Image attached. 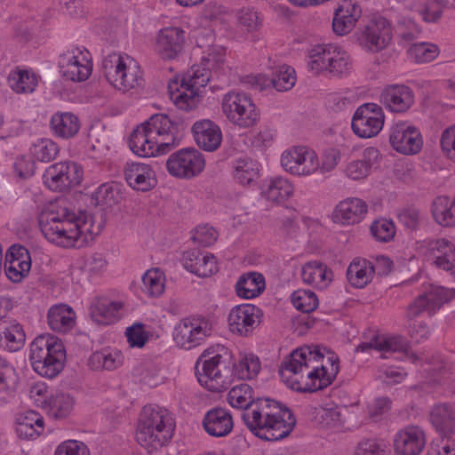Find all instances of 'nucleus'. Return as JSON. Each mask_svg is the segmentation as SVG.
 <instances>
[{
  "instance_id": "1",
  "label": "nucleus",
  "mask_w": 455,
  "mask_h": 455,
  "mask_svg": "<svg viewBox=\"0 0 455 455\" xmlns=\"http://www.w3.org/2000/svg\"><path fill=\"white\" fill-rule=\"evenodd\" d=\"M228 401L234 408L242 409L241 418L247 428L265 441H279L287 437L296 425L290 409L270 398L255 397L252 387L242 383L233 387Z\"/></svg>"
},
{
  "instance_id": "2",
  "label": "nucleus",
  "mask_w": 455,
  "mask_h": 455,
  "mask_svg": "<svg viewBox=\"0 0 455 455\" xmlns=\"http://www.w3.org/2000/svg\"><path fill=\"white\" fill-rule=\"evenodd\" d=\"M339 363L333 351L321 346H305L283 360L279 374L291 389L313 393L332 383L339 371Z\"/></svg>"
},
{
  "instance_id": "3",
  "label": "nucleus",
  "mask_w": 455,
  "mask_h": 455,
  "mask_svg": "<svg viewBox=\"0 0 455 455\" xmlns=\"http://www.w3.org/2000/svg\"><path fill=\"white\" fill-rule=\"evenodd\" d=\"M39 227L44 236L61 247L81 248L87 245L101 232L102 225L95 226L87 212L76 215L66 206L43 212Z\"/></svg>"
},
{
  "instance_id": "4",
  "label": "nucleus",
  "mask_w": 455,
  "mask_h": 455,
  "mask_svg": "<svg viewBox=\"0 0 455 455\" xmlns=\"http://www.w3.org/2000/svg\"><path fill=\"white\" fill-rule=\"evenodd\" d=\"M186 126L180 119L172 120L167 115L155 114L133 130L129 147L141 157L164 154L180 144Z\"/></svg>"
},
{
  "instance_id": "5",
  "label": "nucleus",
  "mask_w": 455,
  "mask_h": 455,
  "mask_svg": "<svg viewBox=\"0 0 455 455\" xmlns=\"http://www.w3.org/2000/svg\"><path fill=\"white\" fill-rule=\"evenodd\" d=\"M174 425L169 411L157 405H146L140 411L137 430V442L148 451H156L172 439Z\"/></svg>"
},
{
  "instance_id": "6",
  "label": "nucleus",
  "mask_w": 455,
  "mask_h": 455,
  "mask_svg": "<svg viewBox=\"0 0 455 455\" xmlns=\"http://www.w3.org/2000/svg\"><path fill=\"white\" fill-rule=\"evenodd\" d=\"M202 60L203 68L193 66L187 77L182 78L180 87L183 91L172 93L171 98L175 106L181 110L189 111L196 107L199 89L207 85L212 76V69L219 68L224 63L223 56L214 52L208 53Z\"/></svg>"
},
{
  "instance_id": "7",
  "label": "nucleus",
  "mask_w": 455,
  "mask_h": 455,
  "mask_svg": "<svg viewBox=\"0 0 455 455\" xmlns=\"http://www.w3.org/2000/svg\"><path fill=\"white\" fill-rule=\"evenodd\" d=\"M29 360L39 375L52 379L64 367L66 350L62 341L52 335H39L30 344Z\"/></svg>"
},
{
  "instance_id": "8",
  "label": "nucleus",
  "mask_w": 455,
  "mask_h": 455,
  "mask_svg": "<svg viewBox=\"0 0 455 455\" xmlns=\"http://www.w3.org/2000/svg\"><path fill=\"white\" fill-rule=\"evenodd\" d=\"M232 355L222 345L205 349L196 363L199 383L212 392H220L225 387L223 371H228Z\"/></svg>"
},
{
  "instance_id": "9",
  "label": "nucleus",
  "mask_w": 455,
  "mask_h": 455,
  "mask_svg": "<svg viewBox=\"0 0 455 455\" xmlns=\"http://www.w3.org/2000/svg\"><path fill=\"white\" fill-rule=\"evenodd\" d=\"M107 80L115 88L128 91L140 86L143 78L137 63L118 53L109 54L102 62Z\"/></svg>"
},
{
  "instance_id": "10",
  "label": "nucleus",
  "mask_w": 455,
  "mask_h": 455,
  "mask_svg": "<svg viewBox=\"0 0 455 455\" xmlns=\"http://www.w3.org/2000/svg\"><path fill=\"white\" fill-rule=\"evenodd\" d=\"M222 112L227 119L239 128L255 126L260 118V113L251 97L238 91L226 93L221 102Z\"/></svg>"
},
{
  "instance_id": "11",
  "label": "nucleus",
  "mask_w": 455,
  "mask_h": 455,
  "mask_svg": "<svg viewBox=\"0 0 455 455\" xmlns=\"http://www.w3.org/2000/svg\"><path fill=\"white\" fill-rule=\"evenodd\" d=\"M165 164L172 176L179 179H191L203 172L205 160L199 150L186 148L170 155Z\"/></svg>"
},
{
  "instance_id": "12",
  "label": "nucleus",
  "mask_w": 455,
  "mask_h": 455,
  "mask_svg": "<svg viewBox=\"0 0 455 455\" xmlns=\"http://www.w3.org/2000/svg\"><path fill=\"white\" fill-rule=\"evenodd\" d=\"M391 40L392 28L390 23L383 17L369 20L357 32L359 45L371 53H377L386 49Z\"/></svg>"
},
{
  "instance_id": "13",
  "label": "nucleus",
  "mask_w": 455,
  "mask_h": 455,
  "mask_svg": "<svg viewBox=\"0 0 455 455\" xmlns=\"http://www.w3.org/2000/svg\"><path fill=\"white\" fill-rule=\"evenodd\" d=\"M43 179L50 189L65 191L80 185L83 179V169L76 162H60L50 165L45 170Z\"/></svg>"
},
{
  "instance_id": "14",
  "label": "nucleus",
  "mask_w": 455,
  "mask_h": 455,
  "mask_svg": "<svg viewBox=\"0 0 455 455\" xmlns=\"http://www.w3.org/2000/svg\"><path fill=\"white\" fill-rule=\"evenodd\" d=\"M212 333V323L205 319H182L174 328L173 339L184 349L200 346Z\"/></svg>"
},
{
  "instance_id": "15",
  "label": "nucleus",
  "mask_w": 455,
  "mask_h": 455,
  "mask_svg": "<svg viewBox=\"0 0 455 455\" xmlns=\"http://www.w3.org/2000/svg\"><path fill=\"white\" fill-rule=\"evenodd\" d=\"M385 116L380 106L375 103H365L355 112L351 126L360 138H372L383 128Z\"/></svg>"
},
{
  "instance_id": "16",
  "label": "nucleus",
  "mask_w": 455,
  "mask_h": 455,
  "mask_svg": "<svg viewBox=\"0 0 455 455\" xmlns=\"http://www.w3.org/2000/svg\"><path fill=\"white\" fill-rule=\"evenodd\" d=\"M389 143L396 152L405 156H412L422 149L424 141L418 128L408 123L399 122L390 129Z\"/></svg>"
},
{
  "instance_id": "17",
  "label": "nucleus",
  "mask_w": 455,
  "mask_h": 455,
  "mask_svg": "<svg viewBox=\"0 0 455 455\" xmlns=\"http://www.w3.org/2000/svg\"><path fill=\"white\" fill-rule=\"evenodd\" d=\"M281 164L286 172L299 176L310 175L319 167L315 153L306 147H294L284 151Z\"/></svg>"
},
{
  "instance_id": "18",
  "label": "nucleus",
  "mask_w": 455,
  "mask_h": 455,
  "mask_svg": "<svg viewBox=\"0 0 455 455\" xmlns=\"http://www.w3.org/2000/svg\"><path fill=\"white\" fill-rule=\"evenodd\" d=\"M455 299V289L433 286L427 292L418 296L407 309V317L412 319L423 311L434 314L440 307Z\"/></svg>"
},
{
  "instance_id": "19",
  "label": "nucleus",
  "mask_w": 455,
  "mask_h": 455,
  "mask_svg": "<svg viewBox=\"0 0 455 455\" xmlns=\"http://www.w3.org/2000/svg\"><path fill=\"white\" fill-rule=\"evenodd\" d=\"M261 310L252 304H242L234 307L228 315L229 331L240 336L247 337L259 323Z\"/></svg>"
},
{
  "instance_id": "20",
  "label": "nucleus",
  "mask_w": 455,
  "mask_h": 455,
  "mask_svg": "<svg viewBox=\"0 0 455 455\" xmlns=\"http://www.w3.org/2000/svg\"><path fill=\"white\" fill-rule=\"evenodd\" d=\"M185 31L179 28H165L159 31L154 50L164 60L177 59L183 52Z\"/></svg>"
},
{
  "instance_id": "21",
  "label": "nucleus",
  "mask_w": 455,
  "mask_h": 455,
  "mask_svg": "<svg viewBox=\"0 0 455 455\" xmlns=\"http://www.w3.org/2000/svg\"><path fill=\"white\" fill-rule=\"evenodd\" d=\"M59 65L62 76L72 82L85 81L92 70V63L79 49L60 55Z\"/></svg>"
},
{
  "instance_id": "22",
  "label": "nucleus",
  "mask_w": 455,
  "mask_h": 455,
  "mask_svg": "<svg viewBox=\"0 0 455 455\" xmlns=\"http://www.w3.org/2000/svg\"><path fill=\"white\" fill-rule=\"evenodd\" d=\"M379 101L390 112L404 113L413 105L414 93L409 86L390 84L381 92Z\"/></svg>"
},
{
  "instance_id": "23",
  "label": "nucleus",
  "mask_w": 455,
  "mask_h": 455,
  "mask_svg": "<svg viewBox=\"0 0 455 455\" xmlns=\"http://www.w3.org/2000/svg\"><path fill=\"white\" fill-rule=\"evenodd\" d=\"M425 445L424 431L419 427L413 425L401 429L394 440L396 455H419Z\"/></svg>"
},
{
  "instance_id": "24",
  "label": "nucleus",
  "mask_w": 455,
  "mask_h": 455,
  "mask_svg": "<svg viewBox=\"0 0 455 455\" xmlns=\"http://www.w3.org/2000/svg\"><path fill=\"white\" fill-rule=\"evenodd\" d=\"M192 132L197 146L204 151L217 150L222 141V132L219 125L210 119L196 122L192 126Z\"/></svg>"
},
{
  "instance_id": "25",
  "label": "nucleus",
  "mask_w": 455,
  "mask_h": 455,
  "mask_svg": "<svg viewBox=\"0 0 455 455\" xmlns=\"http://www.w3.org/2000/svg\"><path fill=\"white\" fill-rule=\"evenodd\" d=\"M124 178L128 185L138 191L147 192L157 183L152 167L144 163L132 162L124 169Z\"/></svg>"
},
{
  "instance_id": "26",
  "label": "nucleus",
  "mask_w": 455,
  "mask_h": 455,
  "mask_svg": "<svg viewBox=\"0 0 455 455\" xmlns=\"http://www.w3.org/2000/svg\"><path fill=\"white\" fill-rule=\"evenodd\" d=\"M368 211L364 201L356 197H349L339 203L332 213L335 223L355 225L362 221Z\"/></svg>"
},
{
  "instance_id": "27",
  "label": "nucleus",
  "mask_w": 455,
  "mask_h": 455,
  "mask_svg": "<svg viewBox=\"0 0 455 455\" xmlns=\"http://www.w3.org/2000/svg\"><path fill=\"white\" fill-rule=\"evenodd\" d=\"M202 424L205 432L213 437L227 436L234 427L231 414L221 407L209 410L205 413Z\"/></svg>"
},
{
  "instance_id": "28",
  "label": "nucleus",
  "mask_w": 455,
  "mask_h": 455,
  "mask_svg": "<svg viewBox=\"0 0 455 455\" xmlns=\"http://www.w3.org/2000/svg\"><path fill=\"white\" fill-rule=\"evenodd\" d=\"M184 267L199 277H208L218 271L215 257L199 250L185 251L182 257Z\"/></svg>"
},
{
  "instance_id": "29",
  "label": "nucleus",
  "mask_w": 455,
  "mask_h": 455,
  "mask_svg": "<svg viewBox=\"0 0 455 455\" xmlns=\"http://www.w3.org/2000/svg\"><path fill=\"white\" fill-rule=\"evenodd\" d=\"M430 421L442 437H451L455 433V410L448 403L434 406Z\"/></svg>"
},
{
  "instance_id": "30",
  "label": "nucleus",
  "mask_w": 455,
  "mask_h": 455,
  "mask_svg": "<svg viewBox=\"0 0 455 455\" xmlns=\"http://www.w3.org/2000/svg\"><path fill=\"white\" fill-rule=\"evenodd\" d=\"M47 322L52 331L66 333L76 324V313L67 304L53 305L48 310Z\"/></svg>"
},
{
  "instance_id": "31",
  "label": "nucleus",
  "mask_w": 455,
  "mask_h": 455,
  "mask_svg": "<svg viewBox=\"0 0 455 455\" xmlns=\"http://www.w3.org/2000/svg\"><path fill=\"white\" fill-rule=\"evenodd\" d=\"M124 304L121 301L101 299L91 305L90 315L95 323L108 325L119 319Z\"/></svg>"
},
{
  "instance_id": "32",
  "label": "nucleus",
  "mask_w": 455,
  "mask_h": 455,
  "mask_svg": "<svg viewBox=\"0 0 455 455\" xmlns=\"http://www.w3.org/2000/svg\"><path fill=\"white\" fill-rule=\"evenodd\" d=\"M360 15L361 10L355 4L347 3L339 7L335 11L332 20V29L334 33L339 36L348 34L355 26Z\"/></svg>"
},
{
  "instance_id": "33",
  "label": "nucleus",
  "mask_w": 455,
  "mask_h": 455,
  "mask_svg": "<svg viewBox=\"0 0 455 455\" xmlns=\"http://www.w3.org/2000/svg\"><path fill=\"white\" fill-rule=\"evenodd\" d=\"M432 251L435 263L445 271H451L455 267V244L446 239L431 240L427 243Z\"/></svg>"
},
{
  "instance_id": "34",
  "label": "nucleus",
  "mask_w": 455,
  "mask_h": 455,
  "mask_svg": "<svg viewBox=\"0 0 455 455\" xmlns=\"http://www.w3.org/2000/svg\"><path fill=\"white\" fill-rule=\"evenodd\" d=\"M379 159L380 153L376 148H365L362 159L352 161L347 164L346 169L347 177L355 180L364 179Z\"/></svg>"
},
{
  "instance_id": "35",
  "label": "nucleus",
  "mask_w": 455,
  "mask_h": 455,
  "mask_svg": "<svg viewBox=\"0 0 455 455\" xmlns=\"http://www.w3.org/2000/svg\"><path fill=\"white\" fill-rule=\"evenodd\" d=\"M50 127L56 137L69 139L78 132L80 121L70 112H58L52 116Z\"/></svg>"
},
{
  "instance_id": "36",
  "label": "nucleus",
  "mask_w": 455,
  "mask_h": 455,
  "mask_svg": "<svg viewBox=\"0 0 455 455\" xmlns=\"http://www.w3.org/2000/svg\"><path fill=\"white\" fill-rule=\"evenodd\" d=\"M372 348L386 353H407L409 349V344L407 339L402 336H394L387 339H379L378 336H374L369 342L360 343L356 347L355 351L365 352Z\"/></svg>"
},
{
  "instance_id": "37",
  "label": "nucleus",
  "mask_w": 455,
  "mask_h": 455,
  "mask_svg": "<svg viewBox=\"0 0 455 455\" xmlns=\"http://www.w3.org/2000/svg\"><path fill=\"white\" fill-rule=\"evenodd\" d=\"M331 270L320 261L307 262L301 269L303 282L318 289L326 288L331 281Z\"/></svg>"
},
{
  "instance_id": "38",
  "label": "nucleus",
  "mask_w": 455,
  "mask_h": 455,
  "mask_svg": "<svg viewBox=\"0 0 455 455\" xmlns=\"http://www.w3.org/2000/svg\"><path fill=\"white\" fill-rule=\"evenodd\" d=\"M375 274V267L367 259H354L347 267V278L349 283L355 288H363L371 282Z\"/></svg>"
},
{
  "instance_id": "39",
  "label": "nucleus",
  "mask_w": 455,
  "mask_h": 455,
  "mask_svg": "<svg viewBox=\"0 0 455 455\" xmlns=\"http://www.w3.org/2000/svg\"><path fill=\"white\" fill-rule=\"evenodd\" d=\"M26 343L23 326L17 321H10L0 333V347L9 352L20 350Z\"/></svg>"
},
{
  "instance_id": "40",
  "label": "nucleus",
  "mask_w": 455,
  "mask_h": 455,
  "mask_svg": "<svg viewBox=\"0 0 455 455\" xmlns=\"http://www.w3.org/2000/svg\"><path fill=\"white\" fill-rule=\"evenodd\" d=\"M266 288L264 276L258 272L242 275L235 283L236 294L243 299H253L261 294Z\"/></svg>"
},
{
  "instance_id": "41",
  "label": "nucleus",
  "mask_w": 455,
  "mask_h": 455,
  "mask_svg": "<svg viewBox=\"0 0 455 455\" xmlns=\"http://www.w3.org/2000/svg\"><path fill=\"white\" fill-rule=\"evenodd\" d=\"M44 429L43 416L36 411H28L18 419L16 432L20 437L34 439Z\"/></svg>"
},
{
  "instance_id": "42",
  "label": "nucleus",
  "mask_w": 455,
  "mask_h": 455,
  "mask_svg": "<svg viewBox=\"0 0 455 455\" xmlns=\"http://www.w3.org/2000/svg\"><path fill=\"white\" fill-rule=\"evenodd\" d=\"M293 192L294 188L291 181L277 176L269 180L261 194L268 201L282 204L287 201L293 195Z\"/></svg>"
},
{
  "instance_id": "43",
  "label": "nucleus",
  "mask_w": 455,
  "mask_h": 455,
  "mask_svg": "<svg viewBox=\"0 0 455 455\" xmlns=\"http://www.w3.org/2000/svg\"><path fill=\"white\" fill-rule=\"evenodd\" d=\"M335 52L336 47L330 44L314 47L310 51V60L307 63L309 69L315 74L327 71Z\"/></svg>"
},
{
  "instance_id": "44",
  "label": "nucleus",
  "mask_w": 455,
  "mask_h": 455,
  "mask_svg": "<svg viewBox=\"0 0 455 455\" xmlns=\"http://www.w3.org/2000/svg\"><path fill=\"white\" fill-rule=\"evenodd\" d=\"M232 368L235 375L242 379H251L255 378L260 371L259 358L253 354H240L237 362L232 363Z\"/></svg>"
},
{
  "instance_id": "45",
  "label": "nucleus",
  "mask_w": 455,
  "mask_h": 455,
  "mask_svg": "<svg viewBox=\"0 0 455 455\" xmlns=\"http://www.w3.org/2000/svg\"><path fill=\"white\" fill-rule=\"evenodd\" d=\"M11 88L17 93L33 92L37 86L38 81L35 74L27 70L17 68L12 71L8 76Z\"/></svg>"
},
{
  "instance_id": "46",
  "label": "nucleus",
  "mask_w": 455,
  "mask_h": 455,
  "mask_svg": "<svg viewBox=\"0 0 455 455\" xmlns=\"http://www.w3.org/2000/svg\"><path fill=\"white\" fill-rule=\"evenodd\" d=\"M259 176L256 162L251 159H238L234 164L233 177L235 180L243 185H251Z\"/></svg>"
},
{
  "instance_id": "47",
  "label": "nucleus",
  "mask_w": 455,
  "mask_h": 455,
  "mask_svg": "<svg viewBox=\"0 0 455 455\" xmlns=\"http://www.w3.org/2000/svg\"><path fill=\"white\" fill-rule=\"evenodd\" d=\"M447 196L437 197L432 205V214L440 225L450 227L455 224V209Z\"/></svg>"
},
{
  "instance_id": "48",
  "label": "nucleus",
  "mask_w": 455,
  "mask_h": 455,
  "mask_svg": "<svg viewBox=\"0 0 455 455\" xmlns=\"http://www.w3.org/2000/svg\"><path fill=\"white\" fill-rule=\"evenodd\" d=\"M48 413L54 419H64L68 417L73 410L74 399L68 394L60 393L52 395L47 402Z\"/></svg>"
},
{
  "instance_id": "49",
  "label": "nucleus",
  "mask_w": 455,
  "mask_h": 455,
  "mask_svg": "<svg viewBox=\"0 0 455 455\" xmlns=\"http://www.w3.org/2000/svg\"><path fill=\"white\" fill-rule=\"evenodd\" d=\"M397 220L408 231H417L425 220L424 213L417 207L411 205L397 212Z\"/></svg>"
},
{
  "instance_id": "50",
  "label": "nucleus",
  "mask_w": 455,
  "mask_h": 455,
  "mask_svg": "<svg viewBox=\"0 0 455 455\" xmlns=\"http://www.w3.org/2000/svg\"><path fill=\"white\" fill-rule=\"evenodd\" d=\"M165 277L158 268L148 270L142 276V290L150 297H158L164 291Z\"/></svg>"
},
{
  "instance_id": "51",
  "label": "nucleus",
  "mask_w": 455,
  "mask_h": 455,
  "mask_svg": "<svg viewBox=\"0 0 455 455\" xmlns=\"http://www.w3.org/2000/svg\"><path fill=\"white\" fill-rule=\"evenodd\" d=\"M291 300L294 307L303 313L313 312L319 304L316 294L310 290L300 289L293 291Z\"/></svg>"
},
{
  "instance_id": "52",
  "label": "nucleus",
  "mask_w": 455,
  "mask_h": 455,
  "mask_svg": "<svg viewBox=\"0 0 455 455\" xmlns=\"http://www.w3.org/2000/svg\"><path fill=\"white\" fill-rule=\"evenodd\" d=\"M121 198L117 185L115 183H104L100 185L92 195V199L97 205L112 207Z\"/></svg>"
},
{
  "instance_id": "53",
  "label": "nucleus",
  "mask_w": 455,
  "mask_h": 455,
  "mask_svg": "<svg viewBox=\"0 0 455 455\" xmlns=\"http://www.w3.org/2000/svg\"><path fill=\"white\" fill-rule=\"evenodd\" d=\"M30 150L34 158L43 163L54 160L60 151L58 145L49 139L39 140Z\"/></svg>"
},
{
  "instance_id": "54",
  "label": "nucleus",
  "mask_w": 455,
  "mask_h": 455,
  "mask_svg": "<svg viewBox=\"0 0 455 455\" xmlns=\"http://www.w3.org/2000/svg\"><path fill=\"white\" fill-rule=\"evenodd\" d=\"M439 53L437 45L427 43L414 44L408 50L410 59L417 63H427L434 60Z\"/></svg>"
},
{
  "instance_id": "55",
  "label": "nucleus",
  "mask_w": 455,
  "mask_h": 455,
  "mask_svg": "<svg viewBox=\"0 0 455 455\" xmlns=\"http://www.w3.org/2000/svg\"><path fill=\"white\" fill-rule=\"evenodd\" d=\"M296 83L295 70L290 66H282L269 79V84L278 92L291 90Z\"/></svg>"
},
{
  "instance_id": "56",
  "label": "nucleus",
  "mask_w": 455,
  "mask_h": 455,
  "mask_svg": "<svg viewBox=\"0 0 455 455\" xmlns=\"http://www.w3.org/2000/svg\"><path fill=\"white\" fill-rule=\"evenodd\" d=\"M123 355L119 350H103L96 352L91 356L92 363H98V367H102L108 371H113L123 363Z\"/></svg>"
},
{
  "instance_id": "57",
  "label": "nucleus",
  "mask_w": 455,
  "mask_h": 455,
  "mask_svg": "<svg viewBox=\"0 0 455 455\" xmlns=\"http://www.w3.org/2000/svg\"><path fill=\"white\" fill-rule=\"evenodd\" d=\"M371 233L373 237L379 242H389L395 235V227L392 220L379 219L371 226Z\"/></svg>"
},
{
  "instance_id": "58",
  "label": "nucleus",
  "mask_w": 455,
  "mask_h": 455,
  "mask_svg": "<svg viewBox=\"0 0 455 455\" xmlns=\"http://www.w3.org/2000/svg\"><path fill=\"white\" fill-rule=\"evenodd\" d=\"M235 18L240 26L248 31L257 30L260 26L258 12L251 7H243L235 12Z\"/></svg>"
},
{
  "instance_id": "59",
  "label": "nucleus",
  "mask_w": 455,
  "mask_h": 455,
  "mask_svg": "<svg viewBox=\"0 0 455 455\" xmlns=\"http://www.w3.org/2000/svg\"><path fill=\"white\" fill-rule=\"evenodd\" d=\"M217 231L215 228L208 225L197 227L192 235L193 241L203 247L211 246L217 241Z\"/></svg>"
},
{
  "instance_id": "60",
  "label": "nucleus",
  "mask_w": 455,
  "mask_h": 455,
  "mask_svg": "<svg viewBox=\"0 0 455 455\" xmlns=\"http://www.w3.org/2000/svg\"><path fill=\"white\" fill-rule=\"evenodd\" d=\"M54 455H90V451L82 442L68 440L57 447Z\"/></svg>"
},
{
  "instance_id": "61",
  "label": "nucleus",
  "mask_w": 455,
  "mask_h": 455,
  "mask_svg": "<svg viewBox=\"0 0 455 455\" xmlns=\"http://www.w3.org/2000/svg\"><path fill=\"white\" fill-rule=\"evenodd\" d=\"M351 67V62L348 56L344 52H335L331 62L329 64L328 70L334 76H340L348 72Z\"/></svg>"
},
{
  "instance_id": "62",
  "label": "nucleus",
  "mask_w": 455,
  "mask_h": 455,
  "mask_svg": "<svg viewBox=\"0 0 455 455\" xmlns=\"http://www.w3.org/2000/svg\"><path fill=\"white\" fill-rule=\"evenodd\" d=\"M397 30L399 36L405 42L414 40L420 34L419 26L411 19L401 20L398 22Z\"/></svg>"
},
{
  "instance_id": "63",
  "label": "nucleus",
  "mask_w": 455,
  "mask_h": 455,
  "mask_svg": "<svg viewBox=\"0 0 455 455\" xmlns=\"http://www.w3.org/2000/svg\"><path fill=\"white\" fill-rule=\"evenodd\" d=\"M14 173L21 179H28L34 174L35 163L29 157H17L13 164Z\"/></svg>"
},
{
  "instance_id": "64",
  "label": "nucleus",
  "mask_w": 455,
  "mask_h": 455,
  "mask_svg": "<svg viewBox=\"0 0 455 455\" xmlns=\"http://www.w3.org/2000/svg\"><path fill=\"white\" fill-rule=\"evenodd\" d=\"M355 455H386V451L377 440L365 439L358 443Z\"/></svg>"
}]
</instances>
